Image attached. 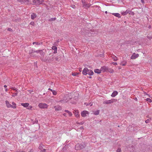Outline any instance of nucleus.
Segmentation results:
<instances>
[{
	"instance_id": "nucleus-1",
	"label": "nucleus",
	"mask_w": 152,
	"mask_h": 152,
	"mask_svg": "<svg viewBox=\"0 0 152 152\" xmlns=\"http://www.w3.org/2000/svg\"><path fill=\"white\" fill-rule=\"evenodd\" d=\"M82 73L84 75H86L88 74L91 76L93 75L94 74L93 71L91 70H89L87 68H85L82 71Z\"/></svg>"
},
{
	"instance_id": "nucleus-2",
	"label": "nucleus",
	"mask_w": 152,
	"mask_h": 152,
	"mask_svg": "<svg viewBox=\"0 0 152 152\" xmlns=\"http://www.w3.org/2000/svg\"><path fill=\"white\" fill-rule=\"evenodd\" d=\"M86 146L85 143L82 142L80 144L77 143L75 146V149L76 150H80L84 148Z\"/></svg>"
},
{
	"instance_id": "nucleus-3",
	"label": "nucleus",
	"mask_w": 152,
	"mask_h": 152,
	"mask_svg": "<svg viewBox=\"0 0 152 152\" xmlns=\"http://www.w3.org/2000/svg\"><path fill=\"white\" fill-rule=\"evenodd\" d=\"M84 30V29H82L81 31V34L82 35H85L86 36L90 37L91 36V34H93V31H92V33H91V32H89V31H86L85 32H83V30Z\"/></svg>"
},
{
	"instance_id": "nucleus-4",
	"label": "nucleus",
	"mask_w": 152,
	"mask_h": 152,
	"mask_svg": "<svg viewBox=\"0 0 152 152\" xmlns=\"http://www.w3.org/2000/svg\"><path fill=\"white\" fill-rule=\"evenodd\" d=\"M116 100L114 99H112L111 100H106L103 102V104H108L113 103L114 102L116 101Z\"/></svg>"
},
{
	"instance_id": "nucleus-5",
	"label": "nucleus",
	"mask_w": 152,
	"mask_h": 152,
	"mask_svg": "<svg viewBox=\"0 0 152 152\" xmlns=\"http://www.w3.org/2000/svg\"><path fill=\"white\" fill-rule=\"evenodd\" d=\"M128 13L132 15H134V14L133 12L129 10H127L125 12H123L122 13V14L124 15H126Z\"/></svg>"
},
{
	"instance_id": "nucleus-6",
	"label": "nucleus",
	"mask_w": 152,
	"mask_h": 152,
	"mask_svg": "<svg viewBox=\"0 0 152 152\" xmlns=\"http://www.w3.org/2000/svg\"><path fill=\"white\" fill-rule=\"evenodd\" d=\"M38 106L41 108H47L48 107V105L46 104L42 103H39Z\"/></svg>"
},
{
	"instance_id": "nucleus-7",
	"label": "nucleus",
	"mask_w": 152,
	"mask_h": 152,
	"mask_svg": "<svg viewBox=\"0 0 152 152\" xmlns=\"http://www.w3.org/2000/svg\"><path fill=\"white\" fill-rule=\"evenodd\" d=\"M139 56L138 54H136L135 53H134L131 57V58L132 59H134L137 58Z\"/></svg>"
},
{
	"instance_id": "nucleus-8",
	"label": "nucleus",
	"mask_w": 152,
	"mask_h": 152,
	"mask_svg": "<svg viewBox=\"0 0 152 152\" xmlns=\"http://www.w3.org/2000/svg\"><path fill=\"white\" fill-rule=\"evenodd\" d=\"M33 3L35 5H39L42 4V2L39 0H33Z\"/></svg>"
},
{
	"instance_id": "nucleus-9",
	"label": "nucleus",
	"mask_w": 152,
	"mask_h": 152,
	"mask_svg": "<svg viewBox=\"0 0 152 152\" xmlns=\"http://www.w3.org/2000/svg\"><path fill=\"white\" fill-rule=\"evenodd\" d=\"M21 4L26 3L28 4L29 2V0H17Z\"/></svg>"
},
{
	"instance_id": "nucleus-10",
	"label": "nucleus",
	"mask_w": 152,
	"mask_h": 152,
	"mask_svg": "<svg viewBox=\"0 0 152 152\" xmlns=\"http://www.w3.org/2000/svg\"><path fill=\"white\" fill-rule=\"evenodd\" d=\"M108 67L106 66H104L101 68V70L103 72H107Z\"/></svg>"
},
{
	"instance_id": "nucleus-11",
	"label": "nucleus",
	"mask_w": 152,
	"mask_h": 152,
	"mask_svg": "<svg viewBox=\"0 0 152 152\" xmlns=\"http://www.w3.org/2000/svg\"><path fill=\"white\" fill-rule=\"evenodd\" d=\"M53 57H52V56H48V57H47V58L45 59V60L44 61H48V62H50L53 61Z\"/></svg>"
},
{
	"instance_id": "nucleus-12",
	"label": "nucleus",
	"mask_w": 152,
	"mask_h": 152,
	"mask_svg": "<svg viewBox=\"0 0 152 152\" xmlns=\"http://www.w3.org/2000/svg\"><path fill=\"white\" fill-rule=\"evenodd\" d=\"M88 114V112L86 110L83 111L81 113V115L83 117H86V114Z\"/></svg>"
},
{
	"instance_id": "nucleus-13",
	"label": "nucleus",
	"mask_w": 152,
	"mask_h": 152,
	"mask_svg": "<svg viewBox=\"0 0 152 152\" xmlns=\"http://www.w3.org/2000/svg\"><path fill=\"white\" fill-rule=\"evenodd\" d=\"M54 108H55V110L56 111H58L61 110V107L60 106H55L54 107Z\"/></svg>"
},
{
	"instance_id": "nucleus-14",
	"label": "nucleus",
	"mask_w": 152,
	"mask_h": 152,
	"mask_svg": "<svg viewBox=\"0 0 152 152\" xmlns=\"http://www.w3.org/2000/svg\"><path fill=\"white\" fill-rule=\"evenodd\" d=\"M5 103L6 104L8 108L11 107L12 105L9 103L8 101L7 100L6 101Z\"/></svg>"
},
{
	"instance_id": "nucleus-15",
	"label": "nucleus",
	"mask_w": 152,
	"mask_h": 152,
	"mask_svg": "<svg viewBox=\"0 0 152 152\" xmlns=\"http://www.w3.org/2000/svg\"><path fill=\"white\" fill-rule=\"evenodd\" d=\"M118 94V92L116 91H114L112 93L111 96L112 97H114L116 96Z\"/></svg>"
},
{
	"instance_id": "nucleus-16",
	"label": "nucleus",
	"mask_w": 152,
	"mask_h": 152,
	"mask_svg": "<svg viewBox=\"0 0 152 152\" xmlns=\"http://www.w3.org/2000/svg\"><path fill=\"white\" fill-rule=\"evenodd\" d=\"M29 104L28 103H21V105L26 108L29 105Z\"/></svg>"
},
{
	"instance_id": "nucleus-17",
	"label": "nucleus",
	"mask_w": 152,
	"mask_h": 152,
	"mask_svg": "<svg viewBox=\"0 0 152 152\" xmlns=\"http://www.w3.org/2000/svg\"><path fill=\"white\" fill-rule=\"evenodd\" d=\"M52 49L54 50V51L53 52L54 53H57V47L56 46H53Z\"/></svg>"
},
{
	"instance_id": "nucleus-18",
	"label": "nucleus",
	"mask_w": 152,
	"mask_h": 152,
	"mask_svg": "<svg viewBox=\"0 0 152 152\" xmlns=\"http://www.w3.org/2000/svg\"><path fill=\"white\" fill-rule=\"evenodd\" d=\"M37 17V15L35 13H33L31 15V18L33 20L36 18Z\"/></svg>"
},
{
	"instance_id": "nucleus-19",
	"label": "nucleus",
	"mask_w": 152,
	"mask_h": 152,
	"mask_svg": "<svg viewBox=\"0 0 152 152\" xmlns=\"http://www.w3.org/2000/svg\"><path fill=\"white\" fill-rule=\"evenodd\" d=\"M101 71H102L101 69L100 70L98 69H96L94 70L95 72L97 74L101 73Z\"/></svg>"
},
{
	"instance_id": "nucleus-20",
	"label": "nucleus",
	"mask_w": 152,
	"mask_h": 152,
	"mask_svg": "<svg viewBox=\"0 0 152 152\" xmlns=\"http://www.w3.org/2000/svg\"><path fill=\"white\" fill-rule=\"evenodd\" d=\"M35 44L37 45H42V42H33V44L34 45Z\"/></svg>"
},
{
	"instance_id": "nucleus-21",
	"label": "nucleus",
	"mask_w": 152,
	"mask_h": 152,
	"mask_svg": "<svg viewBox=\"0 0 152 152\" xmlns=\"http://www.w3.org/2000/svg\"><path fill=\"white\" fill-rule=\"evenodd\" d=\"M113 15L118 18H121L120 14L118 13H113L112 14Z\"/></svg>"
},
{
	"instance_id": "nucleus-22",
	"label": "nucleus",
	"mask_w": 152,
	"mask_h": 152,
	"mask_svg": "<svg viewBox=\"0 0 152 152\" xmlns=\"http://www.w3.org/2000/svg\"><path fill=\"white\" fill-rule=\"evenodd\" d=\"M12 108L14 109H15L16 107V104L14 102H12Z\"/></svg>"
},
{
	"instance_id": "nucleus-23",
	"label": "nucleus",
	"mask_w": 152,
	"mask_h": 152,
	"mask_svg": "<svg viewBox=\"0 0 152 152\" xmlns=\"http://www.w3.org/2000/svg\"><path fill=\"white\" fill-rule=\"evenodd\" d=\"M90 5L89 4H84L83 6L85 7V8H87L90 7Z\"/></svg>"
},
{
	"instance_id": "nucleus-24",
	"label": "nucleus",
	"mask_w": 152,
	"mask_h": 152,
	"mask_svg": "<svg viewBox=\"0 0 152 152\" xmlns=\"http://www.w3.org/2000/svg\"><path fill=\"white\" fill-rule=\"evenodd\" d=\"M41 55V56H43L45 54V53L42 51V50H39V53Z\"/></svg>"
},
{
	"instance_id": "nucleus-25",
	"label": "nucleus",
	"mask_w": 152,
	"mask_h": 152,
	"mask_svg": "<svg viewBox=\"0 0 152 152\" xmlns=\"http://www.w3.org/2000/svg\"><path fill=\"white\" fill-rule=\"evenodd\" d=\"M126 62L125 61H124L121 62L120 64L122 66H124L126 65Z\"/></svg>"
},
{
	"instance_id": "nucleus-26",
	"label": "nucleus",
	"mask_w": 152,
	"mask_h": 152,
	"mask_svg": "<svg viewBox=\"0 0 152 152\" xmlns=\"http://www.w3.org/2000/svg\"><path fill=\"white\" fill-rule=\"evenodd\" d=\"M107 72H109L111 73H113L114 72V70L113 69L108 68Z\"/></svg>"
},
{
	"instance_id": "nucleus-27",
	"label": "nucleus",
	"mask_w": 152,
	"mask_h": 152,
	"mask_svg": "<svg viewBox=\"0 0 152 152\" xmlns=\"http://www.w3.org/2000/svg\"><path fill=\"white\" fill-rule=\"evenodd\" d=\"M112 58L113 60L115 61H117L118 60L117 57L114 55L113 56Z\"/></svg>"
},
{
	"instance_id": "nucleus-28",
	"label": "nucleus",
	"mask_w": 152,
	"mask_h": 152,
	"mask_svg": "<svg viewBox=\"0 0 152 152\" xmlns=\"http://www.w3.org/2000/svg\"><path fill=\"white\" fill-rule=\"evenodd\" d=\"M99 113V110H97L96 111L94 112V114L95 115H98Z\"/></svg>"
},
{
	"instance_id": "nucleus-29",
	"label": "nucleus",
	"mask_w": 152,
	"mask_h": 152,
	"mask_svg": "<svg viewBox=\"0 0 152 152\" xmlns=\"http://www.w3.org/2000/svg\"><path fill=\"white\" fill-rule=\"evenodd\" d=\"M65 112H67V113H68L69 116H72V114L71 113L69 112V111L66 110H65Z\"/></svg>"
},
{
	"instance_id": "nucleus-30",
	"label": "nucleus",
	"mask_w": 152,
	"mask_h": 152,
	"mask_svg": "<svg viewBox=\"0 0 152 152\" xmlns=\"http://www.w3.org/2000/svg\"><path fill=\"white\" fill-rule=\"evenodd\" d=\"M66 97H67L66 100H69L72 99V97L70 95L69 96L67 95H66Z\"/></svg>"
},
{
	"instance_id": "nucleus-31",
	"label": "nucleus",
	"mask_w": 152,
	"mask_h": 152,
	"mask_svg": "<svg viewBox=\"0 0 152 152\" xmlns=\"http://www.w3.org/2000/svg\"><path fill=\"white\" fill-rule=\"evenodd\" d=\"M56 19V18H52L50 19H49L48 21H54Z\"/></svg>"
},
{
	"instance_id": "nucleus-32",
	"label": "nucleus",
	"mask_w": 152,
	"mask_h": 152,
	"mask_svg": "<svg viewBox=\"0 0 152 152\" xmlns=\"http://www.w3.org/2000/svg\"><path fill=\"white\" fill-rule=\"evenodd\" d=\"M29 53L31 54V56H32V55L31 54L33 53H35V50H31L29 51Z\"/></svg>"
},
{
	"instance_id": "nucleus-33",
	"label": "nucleus",
	"mask_w": 152,
	"mask_h": 152,
	"mask_svg": "<svg viewBox=\"0 0 152 152\" xmlns=\"http://www.w3.org/2000/svg\"><path fill=\"white\" fill-rule=\"evenodd\" d=\"M97 57H104V53H102L101 54H99L97 55L96 56Z\"/></svg>"
},
{
	"instance_id": "nucleus-34",
	"label": "nucleus",
	"mask_w": 152,
	"mask_h": 152,
	"mask_svg": "<svg viewBox=\"0 0 152 152\" xmlns=\"http://www.w3.org/2000/svg\"><path fill=\"white\" fill-rule=\"evenodd\" d=\"M146 100L147 101L150 103H151L152 102V100L150 98H147L146 99Z\"/></svg>"
},
{
	"instance_id": "nucleus-35",
	"label": "nucleus",
	"mask_w": 152,
	"mask_h": 152,
	"mask_svg": "<svg viewBox=\"0 0 152 152\" xmlns=\"http://www.w3.org/2000/svg\"><path fill=\"white\" fill-rule=\"evenodd\" d=\"M32 107V106H31V105H30V106L28 105V106L26 108L28 110H31Z\"/></svg>"
},
{
	"instance_id": "nucleus-36",
	"label": "nucleus",
	"mask_w": 152,
	"mask_h": 152,
	"mask_svg": "<svg viewBox=\"0 0 152 152\" xmlns=\"http://www.w3.org/2000/svg\"><path fill=\"white\" fill-rule=\"evenodd\" d=\"M53 94L54 95H56L57 94V92L56 91L53 90L52 91Z\"/></svg>"
},
{
	"instance_id": "nucleus-37",
	"label": "nucleus",
	"mask_w": 152,
	"mask_h": 152,
	"mask_svg": "<svg viewBox=\"0 0 152 152\" xmlns=\"http://www.w3.org/2000/svg\"><path fill=\"white\" fill-rule=\"evenodd\" d=\"M78 75L77 73H72V75L73 76H76Z\"/></svg>"
},
{
	"instance_id": "nucleus-38",
	"label": "nucleus",
	"mask_w": 152,
	"mask_h": 152,
	"mask_svg": "<svg viewBox=\"0 0 152 152\" xmlns=\"http://www.w3.org/2000/svg\"><path fill=\"white\" fill-rule=\"evenodd\" d=\"M10 88H11V89L14 90H15L16 91H17V89H16V88L15 87H12Z\"/></svg>"
},
{
	"instance_id": "nucleus-39",
	"label": "nucleus",
	"mask_w": 152,
	"mask_h": 152,
	"mask_svg": "<svg viewBox=\"0 0 152 152\" xmlns=\"http://www.w3.org/2000/svg\"><path fill=\"white\" fill-rule=\"evenodd\" d=\"M84 123V121H82L80 123L77 122V123L78 124H80V125H83V124Z\"/></svg>"
},
{
	"instance_id": "nucleus-40",
	"label": "nucleus",
	"mask_w": 152,
	"mask_h": 152,
	"mask_svg": "<svg viewBox=\"0 0 152 152\" xmlns=\"http://www.w3.org/2000/svg\"><path fill=\"white\" fill-rule=\"evenodd\" d=\"M38 121L37 119H35V121L33 122V124H37L38 123Z\"/></svg>"
},
{
	"instance_id": "nucleus-41",
	"label": "nucleus",
	"mask_w": 152,
	"mask_h": 152,
	"mask_svg": "<svg viewBox=\"0 0 152 152\" xmlns=\"http://www.w3.org/2000/svg\"><path fill=\"white\" fill-rule=\"evenodd\" d=\"M17 94H18V93L16 92V93H15V94H14L12 95V96L13 97H14V96H17Z\"/></svg>"
},
{
	"instance_id": "nucleus-42",
	"label": "nucleus",
	"mask_w": 152,
	"mask_h": 152,
	"mask_svg": "<svg viewBox=\"0 0 152 152\" xmlns=\"http://www.w3.org/2000/svg\"><path fill=\"white\" fill-rule=\"evenodd\" d=\"M75 112H74V113H75V114L76 116H77L78 114V112L77 111H75Z\"/></svg>"
},
{
	"instance_id": "nucleus-43",
	"label": "nucleus",
	"mask_w": 152,
	"mask_h": 152,
	"mask_svg": "<svg viewBox=\"0 0 152 152\" xmlns=\"http://www.w3.org/2000/svg\"><path fill=\"white\" fill-rule=\"evenodd\" d=\"M30 24L32 26H34V22H31Z\"/></svg>"
},
{
	"instance_id": "nucleus-44",
	"label": "nucleus",
	"mask_w": 152,
	"mask_h": 152,
	"mask_svg": "<svg viewBox=\"0 0 152 152\" xmlns=\"http://www.w3.org/2000/svg\"><path fill=\"white\" fill-rule=\"evenodd\" d=\"M7 30H8V31H12V29H11L10 28H8L7 29Z\"/></svg>"
},
{
	"instance_id": "nucleus-45",
	"label": "nucleus",
	"mask_w": 152,
	"mask_h": 152,
	"mask_svg": "<svg viewBox=\"0 0 152 152\" xmlns=\"http://www.w3.org/2000/svg\"><path fill=\"white\" fill-rule=\"evenodd\" d=\"M150 120L149 119H147L145 121V122L146 123H148L149 122Z\"/></svg>"
},
{
	"instance_id": "nucleus-46",
	"label": "nucleus",
	"mask_w": 152,
	"mask_h": 152,
	"mask_svg": "<svg viewBox=\"0 0 152 152\" xmlns=\"http://www.w3.org/2000/svg\"><path fill=\"white\" fill-rule=\"evenodd\" d=\"M117 152H121V149H118L117 151Z\"/></svg>"
},
{
	"instance_id": "nucleus-47",
	"label": "nucleus",
	"mask_w": 152,
	"mask_h": 152,
	"mask_svg": "<svg viewBox=\"0 0 152 152\" xmlns=\"http://www.w3.org/2000/svg\"><path fill=\"white\" fill-rule=\"evenodd\" d=\"M112 64L114 65H117V63L116 62H113Z\"/></svg>"
},
{
	"instance_id": "nucleus-48",
	"label": "nucleus",
	"mask_w": 152,
	"mask_h": 152,
	"mask_svg": "<svg viewBox=\"0 0 152 152\" xmlns=\"http://www.w3.org/2000/svg\"><path fill=\"white\" fill-rule=\"evenodd\" d=\"M39 50H35V53H39Z\"/></svg>"
},
{
	"instance_id": "nucleus-49",
	"label": "nucleus",
	"mask_w": 152,
	"mask_h": 152,
	"mask_svg": "<svg viewBox=\"0 0 152 152\" xmlns=\"http://www.w3.org/2000/svg\"><path fill=\"white\" fill-rule=\"evenodd\" d=\"M63 150H64V151L65 150H66V147H65V146L63 148Z\"/></svg>"
},
{
	"instance_id": "nucleus-50",
	"label": "nucleus",
	"mask_w": 152,
	"mask_h": 152,
	"mask_svg": "<svg viewBox=\"0 0 152 152\" xmlns=\"http://www.w3.org/2000/svg\"><path fill=\"white\" fill-rule=\"evenodd\" d=\"M80 129H83L84 128H83V127L81 126V127H80Z\"/></svg>"
},
{
	"instance_id": "nucleus-51",
	"label": "nucleus",
	"mask_w": 152,
	"mask_h": 152,
	"mask_svg": "<svg viewBox=\"0 0 152 152\" xmlns=\"http://www.w3.org/2000/svg\"><path fill=\"white\" fill-rule=\"evenodd\" d=\"M134 99L136 101H137V99L136 97H135L134 98Z\"/></svg>"
},
{
	"instance_id": "nucleus-52",
	"label": "nucleus",
	"mask_w": 152,
	"mask_h": 152,
	"mask_svg": "<svg viewBox=\"0 0 152 152\" xmlns=\"http://www.w3.org/2000/svg\"><path fill=\"white\" fill-rule=\"evenodd\" d=\"M48 90H49L50 91H52H52H53V90H52V89H50V88H49L48 89Z\"/></svg>"
},
{
	"instance_id": "nucleus-53",
	"label": "nucleus",
	"mask_w": 152,
	"mask_h": 152,
	"mask_svg": "<svg viewBox=\"0 0 152 152\" xmlns=\"http://www.w3.org/2000/svg\"><path fill=\"white\" fill-rule=\"evenodd\" d=\"M61 40V39H58V40H57V42H59Z\"/></svg>"
},
{
	"instance_id": "nucleus-54",
	"label": "nucleus",
	"mask_w": 152,
	"mask_h": 152,
	"mask_svg": "<svg viewBox=\"0 0 152 152\" xmlns=\"http://www.w3.org/2000/svg\"><path fill=\"white\" fill-rule=\"evenodd\" d=\"M45 150H45V149H43V150H42V151H43V152H45Z\"/></svg>"
},
{
	"instance_id": "nucleus-55",
	"label": "nucleus",
	"mask_w": 152,
	"mask_h": 152,
	"mask_svg": "<svg viewBox=\"0 0 152 152\" xmlns=\"http://www.w3.org/2000/svg\"><path fill=\"white\" fill-rule=\"evenodd\" d=\"M28 152H33V151L32 149H31Z\"/></svg>"
},
{
	"instance_id": "nucleus-56",
	"label": "nucleus",
	"mask_w": 152,
	"mask_h": 152,
	"mask_svg": "<svg viewBox=\"0 0 152 152\" xmlns=\"http://www.w3.org/2000/svg\"><path fill=\"white\" fill-rule=\"evenodd\" d=\"M89 105H90V106H92V104H91V103H89Z\"/></svg>"
},
{
	"instance_id": "nucleus-57",
	"label": "nucleus",
	"mask_w": 152,
	"mask_h": 152,
	"mask_svg": "<svg viewBox=\"0 0 152 152\" xmlns=\"http://www.w3.org/2000/svg\"><path fill=\"white\" fill-rule=\"evenodd\" d=\"M141 0V2L142 3H144V0Z\"/></svg>"
},
{
	"instance_id": "nucleus-58",
	"label": "nucleus",
	"mask_w": 152,
	"mask_h": 152,
	"mask_svg": "<svg viewBox=\"0 0 152 152\" xmlns=\"http://www.w3.org/2000/svg\"><path fill=\"white\" fill-rule=\"evenodd\" d=\"M88 78H92L91 76H88Z\"/></svg>"
},
{
	"instance_id": "nucleus-59",
	"label": "nucleus",
	"mask_w": 152,
	"mask_h": 152,
	"mask_svg": "<svg viewBox=\"0 0 152 152\" xmlns=\"http://www.w3.org/2000/svg\"><path fill=\"white\" fill-rule=\"evenodd\" d=\"M4 88H6L7 87V86L6 85L4 86Z\"/></svg>"
},
{
	"instance_id": "nucleus-60",
	"label": "nucleus",
	"mask_w": 152,
	"mask_h": 152,
	"mask_svg": "<svg viewBox=\"0 0 152 152\" xmlns=\"http://www.w3.org/2000/svg\"><path fill=\"white\" fill-rule=\"evenodd\" d=\"M75 7V6L74 5H73V7H72L73 8H74Z\"/></svg>"
},
{
	"instance_id": "nucleus-61",
	"label": "nucleus",
	"mask_w": 152,
	"mask_h": 152,
	"mask_svg": "<svg viewBox=\"0 0 152 152\" xmlns=\"http://www.w3.org/2000/svg\"><path fill=\"white\" fill-rule=\"evenodd\" d=\"M5 90L6 91H7L8 90V89H7V88H6Z\"/></svg>"
},
{
	"instance_id": "nucleus-62",
	"label": "nucleus",
	"mask_w": 152,
	"mask_h": 152,
	"mask_svg": "<svg viewBox=\"0 0 152 152\" xmlns=\"http://www.w3.org/2000/svg\"><path fill=\"white\" fill-rule=\"evenodd\" d=\"M151 27V26H149L148 27V28H150Z\"/></svg>"
},
{
	"instance_id": "nucleus-63",
	"label": "nucleus",
	"mask_w": 152,
	"mask_h": 152,
	"mask_svg": "<svg viewBox=\"0 0 152 152\" xmlns=\"http://www.w3.org/2000/svg\"><path fill=\"white\" fill-rule=\"evenodd\" d=\"M105 13H106V14L107 13V11H105Z\"/></svg>"
},
{
	"instance_id": "nucleus-64",
	"label": "nucleus",
	"mask_w": 152,
	"mask_h": 152,
	"mask_svg": "<svg viewBox=\"0 0 152 152\" xmlns=\"http://www.w3.org/2000/svg\"><path fill=\"white\" fill-rule=\"evenodd\" d=\"M145 94L146 95H148V94H147V93H145Z\"/></svg>"
}]
</instances>
